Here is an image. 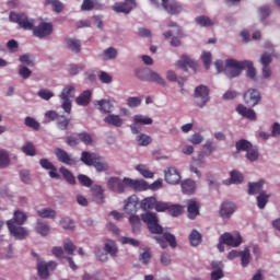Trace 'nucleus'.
<instances>
[{
    "label": "nucleus",
    "mask_w": 280,
    "mask_h": 280,
    "mask_svg": "<svg viewBox=\"0 0 280 280\" xmlns=\"http://www.w3.org/2000/svg\"><path fill=\"white\" fill-rule=\"evenodd\" d=\"M214 66L219 73L224 71L226 78L230 80L240 77L244 69H247V78H250V80H255L257 75V70L253 67V61L250 60L238 61L235 59H228L225 66L223 61L218 60Z\"/></svg>",
    "instance_id": "f257e3e1"
},
{
    "label": "nucleus",
    "mask_w": 280,
    "mask_h": 280,
    "mask_svg": "<svg viewBox=\"0 0 280 280\" xmlns=\"http://www.w3.org/2000/svg\"><path fill=\"white\" fill-rule=\"evenodd\" d=\"M11 23H18L22 30H33L36 27V20L25 13L11 12L9 15Z\"/></svg>",
    "instance_id": "f03ea898"
},
{
    "label": "nucleus",
    "mask_w": 280,
    "mask_h": 280,
    "mask_svg": "<svg viewBox=\"0 0 280 280\" xmlns=\"http://www.w3.org/2000/svg\"><path fill=\"white\" fill-rule=\"evenodd\" d=\"M141 220L142 222H144V224H147L151 233H154L156 235L163 233V226L159 224V217L156 215V213L147 211L141 214Z\"/></svg>",
    "instance_id": "7ed1b4c3"
},
{
    "label": "nucleus",
    "mask_w": 280,
    "mask_h": 280,
    "mask_svg": "<svg viewBox=\"0 0 280 280\" xmlns=\"http://www.w3.org/2000/svg\"><path fill=\"white\" fill-rule=\"evenodd\" d=\"M73 97H75V86L73 85H66L59 94V98L61 100V108L68 115L71 114V100H73Z\"/></svg>",
    "instance_id": "20e7f679"
},
{
    "label": "nucleus",
    "mask_w": 280,
    "mask_h": 280,
    "mask_svg": "<svg viewBox=\"0 0 280 280\" xmlns=\"http://www.w3.org/2000/svg\"><path fill=\"white\" fill-rule=\"evenodd\" d=\"M128 177H124L122 179L117 176H112L107 178L106 187L113 194H126L128 189Z\"/></svg>",
    "instance_id": "39448f33"
},
{
    "label": "nucleus",
    "mask_w": 280,
    "mask_h": 280,
    "mask_svg": "<svg viewBox=\"0 0 280 280\" xmlns=\"http://www.w3.org/2000/svg\"><path fill=\"white\" fill-rule=\"evenodd\" d=\"M236 150L246 152V159L252 163L259 159V149L246 140L236 142Z\"/></svg>",
    "instance_id": "423d86ee"
},
{
    "label": "nucleus",
    "mask_w": 280,
    "mask_h": 280,
    "mask_svg": "<svg viewBox=\"0 0 280 280\" xmlns=\"http://www.w3.org/2000/svg\"><path fill=\"white\" fill-rule=\"evenodd\" d=\"M210 90L207 85H198L195 89V104L198 108H205L211 102V96H209Z\"/></svg>",
    "instance_id": "0eeeda50"
},
{
    "label": "nucleus",
    "mask_w": 280,
    "mask_h": 280,
    "mask_svg": "<svg viewBox=\"0 0 280 280\" xmlns=\"http://www.w3.org/2000/svg\"><path fill=\"white\" fill-rule=\"evenodd\" d=\"M154 120L150 116L143 114H138L132 117V124L130 125V130L132 135H139L143 130V126H152Z\"/></svg>",
    "instance_id": "6e6552de"
},
{
    "label": "nucleus",
    "mask_w": 280,
    "mask_h": 280,
    "mask_svg": "<svg viewBox=\"0 0 280 280\" xmlns=\"http://www.w3.org/2000/svg\"><path fill=\"white\" fill-rule=\"evenodd\" d=\"M207 153L200 151L197 155L191 158V162L189 164V172L195 174L197 178H202V173L198 167H205L207 165Z\"/></svg>",
    "instance_id": "1a4fd4ad"
},
{
    "label": "nucleus",
    "mask_w": 280,
    "mask_h": 280,
    "mask_svg": "<svg viewBox=\"0 0 280 280\" xmlns=\"http://www.w3.org/2000/svg\"><path fill=\"white\" fill-rule=\"evenodd\" d=\"M58 268V262L50 260L48 262L38 259L37 260V272L40 279H48L49 272H54V270Z\"/></svg>",
    "instance_id": "9d476101"
},
{
    "label": "nucleus",
    "mask_w": 280,
    "mask_h": 280,
    "mask_svg": "<svg viewBox=\"0 0 280 280\" xmlns=\"http://www.w3.org/2000/svg\"><path fill=\"white\" fill-rule=\"evenodd\" d=\"M7 226L14 240H26L30 236V230L21 225H15L13 220H9Z\"/></svg>",
    "instance_id": "9b49d317"
},
{
    "label": "nucleus",
    "mask_w": 280,
    "mask_h": 280,
    "mask_svg": "<svg viewBox=\"0 0 280 280\" xmlns=\"http://www.w3.org/2000/svg\"><path fill=\"white\" fill-rule=\"evenodd\" d=\"M54 34V25L49 22H40L33 28V35L36 38H47Z\"/></svg>",
    "instance_id": "f8f14e48"
},
{
    "label": "nucleus",
    "mask_w": 280,
    "mask_h": 280,
    "mask_svg": "<svg viewBox=\"0 0 280 280\" xmlns=\"http://www.w3.org/2000/svg\"><path fill=\"white\" fill-rule=\"evenodd\" d=\"M220 241L226 246H232V248H237L242 245V235L238 232L229 233L225 232L220 236Z\"/></svg>",
    "instance_id": "ddd939ff"
},
{
    "label": "nucleus",
    "mask_w": 280,
    "mask_h": 280,
    "mask_svg": "<svg viewBox=\"0 0 280 280\" xmlns=\"http://www.w3.org/2000/svg\"><path fill=\"white\" fill-rule=\"evenodd\" d=\"M243 100L247 106L255 107L261 102V92L257 89H249L244 93Z\"/></svg>",
    "instance_id": "4468645a"
},
{
    "label": "nucleus",
    "mask_w": 280,
    "mask_h": 280,
    "mask_svg": "<svg viewBox=\"0 0 280 280\" xmlns=\"http://www.w3.org/2000/svg\"><path fill=\"white\" fill-rule=\"evenodd\" d=\"M124 211L128 215H135L139 211V197L131 195L124 201Z\"/></svg>",
    "instance_id": "2eb2a0df"
},
{
    "label": "nucleus",
    "mask_w": 280,
    "mask_h": 280,
    "mask_svg": "<svg viewBox=\"0 0 280 280\" xmlns=\"http://www.w3.org/2000/svg\"><path fill=\"white\" fill-rule=\"evenodd\" d=\"M162 8L167 12V14H180L185 10L183 4L176 0H162Z\"/></svg>",
    "instance_id": "dca6fc26"
},
{
    "label": "nucleus",
    "mask_w": 280,
    "mask_h": 280,
    "mask_svg": "<svg viewBox=\"0 0 280 280\" xmlns=\"http://www.w3.org/2000/svg\"><path fill=\"white\" fill-rule=\"evenodd\" d=\"M136 7L137 2H135V0H125L122 3L116 2L112 8L114 12L130 14V12H132V8Z\"/></svg>",
    "instance_id": "f3484780"
},
{
    "label": "nucleus",
    "mask_w": 280,
    "mask_h": 280,
    "mask_svg": "<svg viewBox=\"0 0 280 280\" xmlns=\"http://www.w3.org/2000/svg\"><path fill=\"white\" fill-rule=\"evenodd\" d=\"M164 176L168 185H178V183H180V173H178V170L174 166L166 168L164 171Z\"/></svg>",
    "instance_id": "a211bd4d"
},
{
    "label": "nucleus",
    "mask_w": 280,
    "mask_h": 280,
    "mask_svg": "<svg viewBox=\"0 0 280 280\" xmlns=\"http://www.w3.org/2000/svg\"><path fill=\"white\" fill-rule=\"evenodd\" d=\"M155 240L158 244H160L161 248H167V243L170 244L171 248H176V246H178L176 243V236L171 233H164L162 237L156 236Z\"/></svg>",
    "instance_id": "6ab92c4d"
},
{
    "label": "nucleus",
    "mask_w": 280,
    "mask_h": 280,
    "mask_svg": "<svg viewBox=\"0 0 280 280\" xmlns=\"http://www.w3.org/2000/svg\"><path fill=\"white\" fill-rule=\"evenodd\" d=\"M34 231L37 235H40V237H47V235L51 233V228L49 226V223L38 219L35 222Z\"/></svg>",
    "instance_id": "aec40b11"
},
{
    "label": "nucleus",
    "mask_w": 280,
    "mask_h": 280,
    "mask_svg": "<svg viewBox=\"0 0 280 280\" xmlns=\"http://www.w3.org/2000/svg\"><path fill=\"white\" fill-rule=\"evenodd\" d=\"M103 248L105 253H107V255H109L114 259L115 257H117V255H119V246H117V242L110 238L104 241Z\"/></svg>",
    "instance_id": "412c9836"
},
{
    "label": "nucleus",
    "mask_w": 280,
    "mask_h": 280,
    "mask_svg": "<svg viewBox=\"0 0 280 280\" xmlns=\"http://www.w3.org/2000/svg\"><path fill=\"white\" fill-rule=\"evenodd\" d=\"M179 69L187 71L188 69H196V60L191 56L183 55L179 60L176 62Z\"/></svg>",
    "instance_id": "4be33fe9"
},
{
    "label": "nucleus",
    "mask_w": 280,
    "mask_h": 280,
    "mask_svg": "<svg viewBox=\"0 0 280 280\" xmlns=\"http://www.w3.org/2000/svg\"><path fill=\"white\" fill-rule=\"evenodd\" d=\"M264 185L266 182L264 179H259L258 182H250L247 184V194L248 196H257V194H261L264 190Z\"/></svg>",
    "instance_id": "5701e85b"
},
{
    "label": "nucleus",
    "mask_w": 280,
    "mask_h": 280,
    "mask_svg": "<svg viewBox=\"0 0 280 280\" xmlns=\"http://www.w3.org/2000/svg\"><path fill=\"white\" fill-rule=\"evenodd\" d=\"M236 209L237 207L233 202L231 201L223 202L221 205L220 215L221 218H223V220H229V218H231V215L235 213Z\"/></svg>",
    "instance_id": "b1692460"
},
{
    "label": "nucleus",
    "mask_w": 280,
    "mask_h": 280,
    "mask_svg": "<svg viewBox=\"0 0 280 280\" xmlns=\"http://www.w3.org/2000/svg\"><path fill=\"white\" fill-rule=\"evenodd\" d=\"M127 185L128 188L135 189V191H147V189H149V184L143 179H132L128 177Z\"/></svg>",
    "instance_id": "393cba45"
},
{
    "label": "nucleus",
    "mask_w": 280,
    "mask_h": 280,
    "mask_svg": "<svg viewBox=\"0 0 280 280\" xmlns=\"http://www.w3.org/2000/svg\"><path fill=\"white\" fill-rule=\"evenodd\" d=\"M187 211L189 220H196L200 213V202L196 199H190L187 201Z\"/></svg>",
    "instance_id": "a878e982"
},
{
    "label": "nucleus",
    "mask_w": 280,
    "mask_h": 280,
    "mask_svg": "<svg viewBox=\"0 0 280 280\" xmlns=\"http://www.w3.org/2000/svg\"><path fill=\"white\" fill-rule=\"evenodd\" d=\"M117 56H119V51L115 47H108L98 54V58L103 60V62L115 60Z\"/></svg>",
    "instance_id": "bb28decb"
},
{
    "label": "nucleus",
    "mask_w": 280,
    "mask_h": 280,
    "mask_svg": "<svg viewBox=\"0 0 280 280\" xmlns=\"http://www.w3.org/2000/svg\"><path fill=\"white\" fill-rule=\"evenodd\" d=\"M236 113L242 117H245V119H249V121H257V113L242 104L237 105Z\"/></svg>",
    "instance_id": "cd10ccee"
},
{
    "label": "nucleus",
    "mask_w": 280,
    "mask_h": 280,
    "mask_svg": "<svg viewBox=\"0 0 280 280\" xmlns=\"http://www.w3.org/2000/svg\"><path fill=\"white\" fill-rule=\"evenodd\" d=\"M95 106H97L98 110H101V113H106V114H110L113 113L115 105H113V102H110V100H106V98H102L98 101H95Z\"/></svg>",
    "instance_id": "c85d7f7f"
},
{
    "label": "nucleus",
    "mask_w": 280,
    "mask_h": 280,
    "mask_svg": "<svg viewBox=\"0 0 280 280\" xmlns=\"http://www.w3.org/2000/svg\"><path fill=\"white\" fill-rule=\"evenodd\" d=\"M104 122L115 128H121L124 126V118L116 114H109L104 118Z\"/></svg>",
    "instance_id": "c756f323"
},
{
    "label": "nucleus",
    "mask_w": 280,
    "mask_h": 280,
    "mask_svg": "<svg viewBox=\"0 0 280 280\" xmlns=\"http://www.w3.org/2000/svg\"><path fill=\"white\" fill-rule=\"evenodd\" d=\"M271 197H272V194L268 192L267 190L260 191L256 197V205L258 209H266V205L270 202Z\"/></svg>",
    "instance_id": "7c9ffc66"
},
{
    "label": "nucleus",
    "mask_w": 280,
    "mask_h": 280,
    "mask_svg": "<svg viewBox=\"0 0 280 280\" xmlns=\"http://www.w3.org/2000/svg\"><path fill=\"white\" fill-rule=\"evenodd\" d=\"M55 154L58 161H60V163H65V165H73L75 163L71 155H69V153L62 149H56Z\"/></svg>",
    "instance_id": "2f4dec72"
},
{
    "label": "nucleus",
    "mask_w": 280,
    "mask_h": 280,
    "mask_svg": "<svg viewBox=\"0 0 280 280\" xmlns=\"http://www.w3.org/2000/svg\"><path fill=\"white\" fill-rule=\"evenodd\" d=\"M196 189H198V186L196 185V180L185 179L184 182H182L183 194H188L189 196H191V194H196Z\"/></svg>",
    "instance_id": "473e14b6"
},
{
    "label": "nucleus",
    "mask_w": 280,
    "mask_h": 280,
    "mask_svg": "<svg viewBox=\"0 0 280 280\" xmlns=\"http://www.w3.org/2000/svg\"><path fill=\"white\" fill-rule=\"evenodd\" d=\"M230 176L231 179L224 180V185H242L244 183V175L240 171H232Z\"/></svg>",
    "instance_id": "72a5a7b5"
},
{
    "label": "nucleus",
    "mask_w": 280,
    "mask_h": 280,
    "mask_svg": "<svg viewBox=\"0 0 280 280\" xmlns=\"http://www.w3.org/2000/svg\"><path fill=\"white\" fill-rule=\"evenodd\" d=\"M92 95L93 93L91 90H85L75 98V104H78V106H89V104H91Z\"/></svg>",
    "instance_id": "f704fd0d"
},
{
    "label": "nucleus",
    "mask_w": 280,
    "mask_h": 280,
    "mask_svg": "<svg viewBox=\"0 0 280 280\" xmlns=\"http://www.w3.org/2000/svg\"><path fill=\"white\" fill-rule=\"evenodd\" d=\"M189 244L194 248L197 246H200L202 244V234L198 232V230H191L189 235H188Z\"/></svg>",
    "instance_id": "c9c22d12"
},
{
    "label": "nucleus",
    "mask_w": 280,
    "mask_h": 280,
    "mask_svg": "<svg viewBox=\"0 0 280 280\" xmlns=\"http://www.w3.org/2000/svg\"><path fill=\"white\" fill-rule=\"evenodd\" d=\"M92 196H94L97 205H104V188L100 185H94L91 188Z\"/></svg>",
    "instance_id": "e433bc0d"
},
{
    "label": "nucleus",
    "mask_w": 280,
    "mask_h": 280,
    "mask_svg": "<svg viewBox=\"0 0 280 280\" xmlns=\"http://www.w3.org/2000/svg\"><path fill=\"white\" fill-rule=\"evenodd\" d=\"M195 21H196V24L199 25V27H213V25L218 24V21L212 20L205 15L196 18Z\"/></svg>",
    "instance_id": "4c0bfd02"
},
{
    "label": "nucleus",
    "mask_w": 280,
    "mask_h": 280,
    "mask_svg": "<svg viewBox=\"0 0 280 280\" xmlns=\"http://www.w3.org/2000/svg\"><path fill=\"white\" fill-rule=\"evenodd\" d=\"M66 44L68 49H70V51H72L73 54H80L82 49V44L80 43V39L67 38Z\"/></svg>",
    "instance_id": "58836bf2"
},
{
    "label": "nucleus",
    "mask_w": 280,
    "mask_h": 280,
    "mask_svg": "<svg viewBox=\"0 0 280 280\" xmlns=\"http://www.w3.org/2000/svg\"><path fill=\"white\" fill-rule=\"evenodd\" d=\"M148 82H155L160 86H167L165 79L156 71L150 70Z\"/></svg>",
    "instance_id": "ea45409f"
},
{
    "label": "nucleus",
    "mask_w": 280,
    "mask_h": 280,
    "mask_svg": "<svg viewBox=\"0 0 280 280\" xmlns=\"http://www.w3.org/2000/svg\"><path fill=\"white\" fill-rule=\"evenodd\" d=\"M92 166L96 170V172H108L110 170V165H108V162L104 160V158L100 156L96 158V161Z\"/></svg>",
    "instance_id": "a19ab883"
},
{
    "label": "nucleus",
    "mask_w": 280,
    "mask_h": 280,
    "mask_svg": "<svg viewBox=\"0 0 280 280\" xmlns=\"http://www.w3.org/2000/svg\"><path fill=\"white\" fill-rule=\"evenodd\" d=\"M98 156L100 155L96 153H90V152L84 151L81 154V161L85 165L93 166L95 161L98 159Z\"/></svg>",
    "instance_id": "79ce46f5"
},
{
    "label": "nucleus",
    "mask_w": 280,
    "mask_h": 280,
    "mask_svg": "<svg viewBox=\"0 0 280 280\" xmlns=\"http://www.w3.org/2000/svg\"><path fill=\"white\" fill-rule=\"evenodd\" d=\"M36 214L38 215V218L54 220V218H56V210L51 208H42L36 211Z\"/></svg>",
    "instance_id": "37998d69"
},
{
    "label": "nucleus",
    "mask_w": 280,
    "mask_h": 280,
    "mask_svg": "<svg viewBox=\"0 0 280 280\" xmlns=\"http://www.w3.org/2000/svg\"><path fill=\"white\" fill-rule=\"evenodd\" d=\"M94 255L97 261H101V264H106V261H108V253H106L102 246L94 247Z\"/></svg>",
    "instance_id": "c03bdc74"
},
{
    "label": "nucleus",
    "mask_w": 280,
    "mask_h": 280,
    "mask_svg": "<svg viewBox=\"0 0 280 280\" xmlns=\"http://www.w3.org/2000/svg\"><path fill=\"white\" fill-rule=\"evenodd\" d=\"M13 221V224H18L20 226H23V224H25V222H27V214L23 211H15L13 214V219H11Z\"/></svg>",
    "instance_id": "a18cd8bd"
},
{
    "label": "nucleus",
    "mask_w": 280,
    "mask_h": 280,
    "mask_svg": "<svg viewBox=\"0 0 280 280\" xmlns=\"http://www.w3.org/2000/svg\"><path fill=\"white\" fill-rule=\"evenodd\" d=\"M10 165V153L5 149H0V170H5Z\"/></svg>",
    "instance_id": "49530a36"
},
{
    "label": "nucleus",
    "mask_w": 280,
    "mask_h": 280,
    "mask_svg": "<svg viewBox=\"0 0 280 280\" xmlns=\"http://www.w3.org/2000/svg\"><path fill=\"white\" fill-rule=\"evenodd\" d=\"M136 172H139L143 178H154V173L148 170L145 164H138L135 166Z\"/></svg>",
    "instance_id": "de8ad7c7"
},
{
    "label": "nucleus",
    "mask_w": 280,
    "mask_h": 280,
    "mask_svg": "<svg viewBox=\"0 0 280 280\" xmlns=\"http://www.w3.org/2000/svg\"><path fill=\"white\" fill-rule=\"evenodd\" d=\"M155 205L156 197H147L141 201L140 207L143 211H148V209H154Z\"/></svg>",
    "instance_id": "09e8293b"
},
{
    "label": "nucleus",
    "mask_w": 280,
    "mask_h": 280,
    "mask_svg": "<svg viewBox=\"0 0 280 280\" xmlns=\"http://www.w3.org/2000/svg\"><path fill=\"white\" fill-rule=\"evenodd\" d=\"M188 143H191V145H200L205 142V136L200 132H195L187 139Z\"/></svg>",
    "instance_id": "8fccbe9b"
},
{
    "label": "nucleus",
    "mask_w": 280,
    "mask_h": 280,
    "mask_svg": "<svg viewBox=\"0 0 280 280\" xmlns=\"http://www.w3.org/2000/svg\"><path fill=\"white\" fill-rule=\"evenodd\" d=\"M143 100L139 96H129L126 100L127 106L129 108H139V106L142 104Z\"/></svg>",
    "instance_id": "3c124183"
},
{
    "label": "nucleus",
    "mask_w": 280,
    "mask_h": 280,
    "mask_svg": "<svg viewBox=\"0 0 280 280\" xmlns=\"http://www.w3.org/2000/svg\"><path fill=\"white\" fill-rule=\"evenodd\" d=\"M138 145L145 147L152 143V138L145 133H139L136 138Z\"/></svg>",
    "instance_id": "603ef678"
},
{
    "label": "nucleus",
    "mask_w": 280,
    "mask_h": 280,
    "mask_svg": "<svg viewBox=\"0 0 280 280\" xmlns=\"http://www.w3.org/2000/svg\"><path fill=\"white\" fill-rule=\"evenodd\" d=\"M129 223L131 224L132 231H139L141 229V218L137 214H130Z\"/></svg>",
    "instance_id": "864d4df0"
},
{
    "label": "nucleus",
    "mask_w": 280,
    "mask_h": 280,
    "mask_svg": "<svg viewBox=\"0 0 280 280\" xmlns=\"http://www.w3.org/2000/svg\"><path fill=\"white\" fill-rule=\"evenodd\" d=\"M46 5H51L54 12L60 13L65 10V4L60 0H46Z\"/></svg>",
    "instance_id": "5fc2aeb1"
},
{
    "label": "nucleus",
    "mask_w": 280,
    "mask_h": 280,
    "mask_svg": "<svg viewBox=\"0 0 280 280\" xmlns=\"http://www.w3.org/2000/svg\"><path fill=\"white\" fill-rule=\"evenodd\" d=\"M241 257V265L243 268H246L250 264V250L248 248H245L240 254Z\"/></svg>",
    "instance_id": "6e6d98bb"
},
{
    "label": "nucleus",
    "mask_w": 280,
    "mask_h": 280,
    "mask_svg": "<svg viewBox=\"0 0 280 280\" xmlns=\"http://www.w3.org/2000/svg\"><path fill=\"white\" fill-rule=\"evenodd\" d=\"M150 69L148 68H139L136 70V75L139 78V80H142V82H148L150 78Z\"/></svg>",
    "instance_id": "4d7b16f0"
},
{
    "label": "nucleus",
    "mask_w": 280,
    "mask_h": 280,
    "mask_svg": "<svg viewBox=\"0 0 280 280\" xmlns=\"http://www.w3.org/2000/svg\"><path fill=\"white\" fill-rule=\"evenodd\" d=\"M184 209L185 208L180 205H172V206L168 205V213L173 218H178V215H180V213H183Z\"/></svg>",
    "instance_id": "13d9d810"
},
{
    "label": "nucleus",
    "mask_w": 280,
    "mask_h": 280,
    "mask_svg": "<svg viewBox=\"0 0 280 280\" xmlns=\"http://www.w3.org/2000/svg\"><path fill=\"white\" fill-rule=\"evenodd\" d=\"M168 27H173V30L164 33L165 38L172 37L173 34H176L177 36H180V34H182L180 33V26H178V24H176L175 22H170Z\"/></svg>",
    "instance_id": "bf43d9fd"
},
{
    "label": "nucleus",
    "mask_w": 280,
    "mask_h": 280,
    "mask_svg": "<svg viewBox=\"0 0 280 280\" xmlns=\"http://www.w3.org/2000/svg\"><path fill=\"white\" fill-rule=\"evenodd\" d=\"M22 152L26 154V156H36V148L32 142H26L22 147Z\"/></svg>",
    "instance_id": "052dcab7"
},
{
    "label": "nucleus",
    "mask_w": 280,
    "mask_h": 280,
    "mask_svg": "<svg viewBox=\"0 0 280 280\" xmlns=\"http://www.w3.org/2000/svg\"><path fill=\"white\" fill-rule=\"evenodd\" d=\"M160 264L164 268H170V266H172V255H170L167 253H162L160 255Z\"/></svg>",
    "instance_id": "680f3d73"
},
{
    "label": "nucleus",
    "mask_w": 280,
    "mask_h": 280,
    "mask_svg": "<svg viewBox=\"0 0 280 280\" xmlns=\"http://www.w3.org/2000/svg\"><path fill=\"white\" fill-rule=\"evenodd\" d=\"M60 226H62L66 231H71L75 228V224L73 223V220L66 217L60 220Z\"/></svg>",
    "instance_id": "e2e57ef3"
},
{
    "label": "nucleus",
    "mask_w": 280,
    "mask_h": 280,
    "mask_svg": "<svg viewBox=\"0 0 280 280\" xmlns=\"http://www.w3.org/2000/svg\"><path fill=\"white\" fill-rule=\"evenodd\" d=\"M60 172L62 176L66 178L67 183H69L70 185H75V177L73 176V174L69 172V170L61 167Z\"/></svg>",
    "instance_id": "0e129e2a"
},
{
    "label": "nucleus",
    "mask_w": 280,
    "mask_h": 280,
    "mask_svg": "<svg viewBox=\"0 0 280 280\" xmlns=\"http://www.w3.org/2000/svg\"><path fill=\"white\" fill-rule=\"evenodd\" d=\"M37 95H38V97H40V100H45L46 102H49V100H51V97H54V92H51L47 89H42L38 91Z\"/></svg>",
    "instance_id": "69168bd1"
},
{
    "label": "nucleus",
    "mask_w": 280,
    "mask_h": 280,
    "mask_svg": "<svg viewBox=\"0 0 280 280\" xmlns=\"http://www.w3.org/2000/svg\"><path fill=\"white\" fill-rule=\"evenodd\" d=\"M98 80L103 83V84H110V82H113V75H110V73L106 72V71H101L98 73Z\"/></svg>",
    "instance_id": "338daca9"
},
{
    "label": "nucleus",
    "mask_w": 280,
    "mask_h": 280,
    "mask_svg": "<svg viewBox=\"0 0 280 280\" xmlns=\"http://www.w3.org/2000/svg\"><path fill=\"white\" fill-rule=\"evenodd\" d=\"M78 137L79 141H81L85 145H91V143H93V138L88 132H81Z\"/></svg>",
    "instance_id": "774afa93"
}]
</instances>
